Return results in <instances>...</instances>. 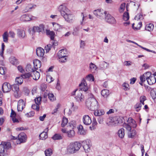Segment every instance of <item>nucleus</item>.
Instances as JSON below:
<instances>
[{
  "label": "nucleus",
  "instance_id": "f257e3e1",
  "mask_svg": "<svg viewBox=\"0 0 156 156\" xmlns=\"http://www.w3.org/2000/svg\"><path fill=\"white\" fill-rule=\"evenodd\" d=\"M58 10L60 12L62 16L67 22H70L73 20V15L69 13V10L65 6L63 5H60L58 8Z\"/></svg>",
  "mask_w": 156,
  "mask_h": 156
},
{
  "label": "nucleus",
  "instance_id": "f03ea898",
  "mask_svg": "<svg viewBox=\"0 0 156 156\" xmlns=\"http://www.w3.org/2000/svg\"><path fill=\"white\" fill-rule=\"evenodd\" d=\"M86 105L89 109L95 111L98 108V104L96 100L93 97L88 98L86 102Z\"/></svg>",
  "mask_w": 156,
  "mask_h": 156
},
{
  "label": "nucleus",
  "instance_id": "7ed1b4c3",
  "mask_svg": "<svg viewBox=\"0 0 156 156\" xmlns=\"http://www.w3.org/2000/svg\"><path fill=\"white\" fill-rule=\"evenodd\" d=\"M81 146V144L77 142L71 143L68 146L67 152L71 154L74 153L78 151Z\"/></svg>",
  "mask_w": 156,
  "mask_h": 156
},
{
  "label": "nucleus",
  "instance_id": "20e7f679",
  "mask_svg": "<svg viewBox=\"0 0 156 156\" xmlns=\"http://www.w3.org/2000/svg\"><path fill=\"white\" fill-rule=\"evenodd\" d=\"M11 147L10 142H2L0 144V156H5V151H6Z\"/></svg>",
  "mask_w": 156,
  "mask_h": 156
},
{
  "label": "nucleus",
  "instance_id": "39448f33",
  "mask_svg": "<svg viewBox=\"0 0 156 156\" xmlns=\"http://www.w3.org/2000/svg\"><path fill=\"white\" fill-rule=\"evenodd\" d=\"M127 122H128L127 124L124 123L123 126L129 131L131 130L132 127L133 128H135L136 127V122L131 117L129 118Z\"/></svg>",
  "mask_w": 156,
  "mask_h": 156
},
{
  "label": "nucleus",
  "instance_id": "423d86ee",
  "mask_svg": "<svg viewBox=\"0 0 156 156\" xmlns=\"http://www.w3.org/2000/svg\"><path fill=\"white\" fill-rule=\"evenodd\" d=\"M93 13L98 18L101 19L106 16L107 12L104 11L102 9H100L94 10Z\"/></svg>",
  "mask_w": 156,
  "mask_h": 156
},
{
  "label": "nucleus",
  "instance_id": "0eeeda50",
  "mask_svg": "<svg viewBox=\"0 0 156 156\" xmlns=\"http://www.w3.org/2000/svg\"><path fill=\"white\" fill-rule=\"evenodd\" d=\"M90 143V140L88 139L84 140L82 142L81 145L83 148L85 152L86 153L89 152L90 151V148L91 146Z\"/></svg>",
  "mask_w": 156,
  "mask_h": 156
},
{
  "label": "nucleus",
  "instance_id": "6e6552de",
  "mask_svg": "<svg viewBox=\"0 0 156 156\" xmlns=\"http://www.w3.org/2000/svg\"><path fill=\"white\" fill-rule=\"evenodd\" d=\"M11 89L14 92V95L16 98L19 97L18 92L19 90V85L17 84H14L11 86Z\"/></svg>",
  "mask_w": 156,
  "mask_h": 156
},
{
  "label": "nucleus",
  "instance_id": "1a4fd4ad",
  "mask_svg": "<svg viewBox=\"0 0 156 156\" xmlns=\"http://www.w3.org/2000/svg\"><path fill=\"white\" fill-rule=\"evenodd\" d=\"M105 20L109 23L115 24L116 21L115 18L109 14H108L105 17Z\"/></svg>",
  "mask_w": 156,
  "mask_h": 156
},
{
  "label": "nucleus",
  "instance_id": "9d476101",
  "mask_svg": "<svg viewBox=\"0 0 156 156\" xmlns=\"http://www.w3.org/2000/svg\"><path fill=\"white\" fill-rule=\"evenodd\" d=\"M74 98L76 101L79 103L83 102L84 100V96L80 92L76 93V95Z\"/></svg>",
  "mask_w": 156,
  "mask_h": 156
},
{
  "label": "nucleus",
  "instance_id": "9b49d317",
  "mask_svg": "<svg viewBox=\"0 0 156 156\" xmlns=\"http://www.w3.org/2000/svg\"><path fill=\"white\" fill-rule=\"evenodd\" d=\"M11 89V85L7 83H4L2 85V90L4 93L9 92Z\"/></svg>",
  "mask_w": 156,
  "mask_h": 156
},
{
  "label": "nucleus",
  "instance_id": "f8f14e48",
  "mask_svg": "<svg viewBox=\"0 0 156 156\" xmlns=\"http://www.w3.org/2000/svg\"><path fill=\"white\" fill-rule=\"evenodd\" d=\"M26 106V103L23 100L20 99L19 101L18 102L17 110L18 111H22L23 108H25Z\"/></svg>",
  "mask_w": 156,
  "mask_h": 156
},
{
  "label": "nucleus",
  "instance_id": "ddd939ff",
  "mask_svg": "<svg viewBox=\"0 0 156 156\" xmlns=\"http://www.w3.org/2000/svg\"><path fill=\"white\" fill-rule=\"evenodd\" d=\"M83 121L86 125H89L92 122L91 118L88 115H85L83 116Z\"/></svg>",
  "mask_w": 156,
  "mask_h": 156
},
{
  "label": "nucleus",
  "instance_id": "4468645a",
  "mask_svg": "<svg viewBox=\"0 0 156 156\" xmlns=\"http://www.w3.org/2000/svg\"><path fill=\"white\" fill-rule=\"evenodd\" d=\"M18 138L20 142V144L25 142L26 140V135L23 132H22L19 134L18 136Z\"/></svg>",
  "mask_w": 156,
  "mask_h": 156
},
{
  "label": "nucleus",
  "instance_id": "2eb2a0df",
  "mask_svg": "<svg viewBox=\"0 0 156 156\" xmlns=\"http://www.w3.org/2000/svg\"><path fill=\"white\" fill-rule=\"evenodd\" d=\"M36 6V5L33 4H28L27 5L23 11L24 12L30 11L32 9H34Z\"/></svg>",
  "mask_w": 156,
  "mask_h": 156
},
{
  "label": "nucleus",
  "instance_id": "dca6fc26",
  "mask_svg": "<svg viewBox=\"0 0 156 156\" xmlns=\"http://www.w3.org/2000/svg\"><path fill=\"white\" fill-rule=\"evenodd\" d=\"M44 53V50L42 48H38L36 49V54L37 55L42 58V59H45L44 57H43V56Z\"/></svg>",
  "mask_w": 156,
  "mask_h": 156
},
{
  "label": "nucleus",
  "instance_id": "f3484780",
  "mask_svg": "<svg viewBox=\"0 0 156 156\" xmlns=\"http://www.w3.org/2000/svg\"><path fill=\"white\" fill-rule=\"evenodd\" d=\"M44 29V25L41 24L38 26H34L33 28L32 31L34 32H40L43 30Z\"/></svg>",
  "mask_w": 156,
  "mask_h": 156
},
{
  "label": "nucleus",
  "instance_id": "a211bd4d",
  "mask_svg": "<svg viewBox=\"0 0 156 156\" xmlns=\"http://www.w3.org/2000/svg\"><path fill=\"white\" fill-rule=\"evenodd\" d=\"M68 52L66 49H62L60 50L58 53V55L59 57H67Z\"/></svg>",
  "mask_w": 156,
  "mask_h": 156
},
{
  "label": "nucleus",
  "instance_id": "6ab92c4d",
  "mask_svg": "<svg viewBox=\"0 0 156 156\" xmlns=\"http://www.w3.org/2000/svg\"><path fill=\"white\" fill-rule=\"evenodd\" d=\"M17 34L19 37L21 38H23L26 36L24 30L21 29L17 30Z\"/></svg>",
  "mask_w": 156,
  "mask_h": 156
},
{
  "label": "nucleus",
  "instance_id": "aec40b11",
  "mask_svg": "<svg viewBox=\"0 0 156 156\" xmlns=\"http://www.w3.org/2000/svg\"><path fill=\"white\" fill-rule=\"evenodd\" d=\"M32 72L33 73V74H31V76L33 77V79L35 80H38L40 77V73L35 69Z\"/></svg>",
  "mask_w": 156,
  "mask_h": 156
},
{
  "label": "nucleus",
  "instance_id": "412c9836",
  "mask_svg": "<svg viewBox=\"0 0 156 156\" xmlns=\"http://www.w3.org/2000/svg\"><path fill=\"white\" fill-rule=\"evenodd\" d=\"M34 69L37 70L41 67V62L38 59H35L33 61Z\"/></svg>",
  "mask_w": 156,
  "mask_h": 156
},
{
  "label": "nucleus",
  "instance_id": "4be33fe9",
  "mask_svg": "<svg viewBox=\"0 0 156 156\" xmlns=\"http://www.w3.org/2000/svg\"><path fill=\"white\" fill-rule=\"evenodd\" d=\"M87 84L86 83V81L84 80L83 83H81L80 84H79V86L81 87L80 89L82 90H83L84 91H87L88 88L87 87Z\"/></svg>",
  "mask_w": 156,
  "mask_h": 156
},
{
  "label": "nucleus",
  "instance_id": "5701e85b",
  "mask_svg": "<svg viewBox=\"0 0 156 156\" xmlns=\"http://www.w3.org/2000/svg\"><path fill=\"white\" fill-rule=\"evenodd\" d=\"M109 64L105 61L101 62L99 65V68L100 69L103 70L106 69L108 66Z\"/></svg>",
  "mask_w": 156,
  "mask_h": 156
},
{
  "label": "nucleus",
  "instance_id": "b1692460",
  "mask_svg": "<svg viewBox=\"0 0 156 156\" xmlns=\"http://www.w3.org/2000/svg\"><path fill=\"white\" fill-rule=\"evenodd\" d=\"M63 138V135L61 134L56 133L51 138L54 140H61Z\"/></svg>",
  "mask_w": 156,
  "mask_h": 156
},
{
  "label": "nucleus",
  "instance_id": "393cba45",
  "mask_svg": "<svg viewBox=\"0 0 156 156\" xmlns=\"http://www.w3.org/2000/svg\"><path fill=\"white\" fill-rule=\"evenodd\" d=\"M105 113V112L103 110H95L94 112V114L96 116H101L103 115Z\"/></svg>",
  "mask_w": 156,
  "mask_h": 156
},
{
  "label": "nucleus",
  "instance_id": "a878e982",
  "mask_svg": "<svg viewBox=\"0 0 156 156\" xmlns=\"http://www.w3.org/2000/svg\"><path fill=\"white\" fill-rule=\"evenodd\" d=\"M101 94L104 98H107L110 94L109 90L107 89H103L101 90Z\"/></svg>",
  "mask_w": 156,
  "mask_h": 156
},
{
  "label": "nucleus",
  "instance_id": "bb28decb",
  "mask_svg": "<svg viewBox=\"0 0 156 156\" xmlns=\"http://www.w3.org/2000/svg\"><path fill=\"white\" fill-rule=\"evenodd\" d=\"M147 81L149 85H151L156 83V79L154 76H151Z\"/></svg>",
  "mask_w": 156,
  "mask_h": 156
},
{
  "label": "nucleus",
  "instance_id": "cd10ccee",
  "mask_svg": "<svg viewBox=\"0 0 156 156\" xmlns=\"http://www.w3.org/2000/svg\"><path fill=\"white\" fill-rule=\"evenodd\" d=\"M46 32L47 34L50 36L51 40L54 39L55 33L54 31H51L49 30H46Z\"/></svg>",
  "mask_w": 156,
  "mask_h": 156
},
{
  "label": "nucleus",
  "instance_id": "c85d7f7f",
  "mask_svg": "<svg viewBox=\"0 0 156 156\" xmlns=\"http://www.w3.org/2000/svg\"><path fill=\"white\" fill-rule=\"evenodd\" d=\"M67 136L69 138H72L75 136V132L73 129L70 130L67 132Z\"/></svg>",
  "mask_w": 156,
  "mask_h": 156
},
{
  "label": "nucleus",
  "instance_id": "c756f323",
  "mask_svg": "<svg viewBox=\"0 0 156 156\" xmlns=\"http://www.w3.org/2000/svg\"><path fill=\"white\" fill-rule=\"evenodd\" d=\"M21 19L23 21H29L31 20V18H30L28 14H24L21 16Z\"/></svg>",
  "mask_w": 156,
  "mask_h": 156
},
{
  "label": "nucleus",
  "instance_id": "7c9ffc66",
  "mask_svg": "<svg viewBox=\"0 0 156 156\" xmlns=\"http://www.w3.org/2000/svg\"><path fill=\"white\" fill-rule=\"evenodd\" d=\"M154 28V26L152 23H149L147 24L146 26L145 29L146 30L149 31L153 30Z\"/></svg>",
  "mask_w": 156,
  "mask_h": 156
},
{
  "label": "nucleus",
  "instance_id": "2f4dec72",
  "mask_svg": "<svg viewBox=\"0 0 156 156\" xmlns=\"http://www.w3.org/2000/svg\"><path fill=\"white\" fill-rule=\"evenodd\" d=\"M39 136L40 139L44 140L48 137L47 133V132H43L40 134Z\"/></svg>",
  "mask_w": 156,
  "mask_h": 156
},
{
  "label": "nucleus",
  "instance_id": "473e14b6",
  "mask_svg": "<svg viewBox=\"0 0 156 156\" xmlns=\"http://www.w3.org/2000/svg\"><path fill=\"white\" fill-rule=\"evenodd\" d=\"M10 62L13 65H17L18 64V61L15 57H11L9 59Z\"/></svg>",
  "mask_w": 156,
  "mask_h": 156
},
{
  "label": "nucleus",
  "instance_id": "72a5a7b5",
  "mask_svg": "<svg viewBox=\"0 0 156 156\" xmlns=\"http://www.w3.org/2000/svg\"><path fill=\"white\" fill-rule=\"evenodd\" d=\"M118 135L121 138H122L124 136V129L122 128L118 131Z\"/></svg>",
  "mask_w": 156,
  "mask_h": 156
},
{
  "label": "nucleus",
  "instance_id": "f704fd0d",
  "mask_svg": "<svg viewBox=\"0 0 156 156\" xmlns=\"http://www.w3.org/2000/svg\"><path fill=\"white\" fill-rule=\"evenodd\" d=\"M97 67V66L93 63L91 62L90 64V68L91 71L92 73L95 72Z\"/></svg>",
  "mask_w": 156,
  "mask_h": 156
},
{
  "label": "nucleus",
  "instance_id": "c9c22d12",
  "mask_svg": "<svg viewBox=\"0 0 156 156\" xmlns=\"http://www.w3.org/2000/svg\"><path fill=\"white\" fill-rule=\"evenodd\" d=\"M3 41L4 42L7 43L8 41V34L7 31L5 32L2 35Z\"/></svg>",
  "mask_w": 156,
  "mask_h": 156
},
{
  "label": "nucleus",
  "instance_id": "e433bc0d",
  "mask_svg": "<svg viewBox=\"0 0 156 156\" xmlns=\"http://www.w3.org/2000/svg\"><path fill=\"white\" fill-rule=\"evenodd\" d=\"M23 78L21 76L17 77L16 79L15 83L19 85L21 84L23 81Z\"/></svg>",
  "mask_w": 156,
  "mask_h": 156
},
{
  "label": "nucleus",
  "instance_id": "4c0bfd02",
  "mask_svg": "<svg viewBox=\"0 0 156 156\" xmlns=\"http://www.w3.org/2000/svg\"><path fill=\"white\" fill-rule=\"evenodd\" d=\"M136 134V131L135 130H133L132 131H129L128 133V137L129 138H133Z\"/></svg>",
  "mask_w": 156,
  "mask_h": 156
},
{
  "label": "nucleus",
  "instance_id": "58836bf2",
  "mask_svg": "<svg viewBox=\"0 0 156 156\" xmlns=\"http://www.w3.org/2000/svg\"><path fill=\"white\" fill-rule=\"evenodd\" d=\"M34 70V69L32 68V66L30 64H28L26 66V70L27 72H32Z\"/></svg>",
  "mask_w": 156,
  "mask_h": 156
},
{
  "label": "nucleus",
  "instance_id": "ea45409f",
  "mask_svg": "<svg viewBox=\"0 0 156 156\" xmlns=\"http://www.w3.org/2000/svg\"><path fill=\"white\" fill-rule=\"evenodd\" d=\"M68 122V119L65 117H63L61 124L62 126L63 127H64Z\"/></svg>",
  "mask_w": 156,
  "mask_h": 156
},
{
  "label": "nucleus",
  "instance_id": "a19ab883",
  "mask_svg": "<svg viewBox=\"0 0 156 156\" xmlns=\"http://www.w3.org/2000/svg\"><path fill=\"white\" fill-rule=\"evenodd\" d=\"M44 153L46 156H50L52 154V150L51 148L46 150Z\"/></svg>",
  "mask_w": 156,
  "mask_h": 156
},
{
  "label": "nucleus",
  "instance_id": "79ce46f5",
  "mask_svg": "<svg viewBox=\"0 0 156 156\" xmlns=\"http://www.w3.org/2000/svg\"><path fill=\"white\" fill-rule=\"evenodd\" d=\"M151 72H147L143 75V76H144V78L147 80L151 76Z\"/></svg>",
  "mask_w": 156,
  "mask_h": 156
},
{
  "label": "nucleus",
  "instance_id": "37998d69",
  "mask_svg": "<svg viewBox=\"0 0 156 156\" xmlns=\"http://www.w3.org/2000/svg\"><path fill=\"white\" fill-rule=\"evenodd\" d=\"M129 19V14L128 12H125L123 16V19L125 21H127Z\"/></svg>",
  "mask_w": 156,
  "mask_h": 156
},
{
  "label": "nucleus",
  "instance_id": "c03bdc74",
  "mask_svg": "<svg viewBox=\"0 0 156 156\" xmlns=\"http://www.w3.org/2000/svg\"><path fill=\"white\" fill-rule=\"evenodd\" d=\"M141 106L142 105L141 103H137L134 106V108L136 109V111L137 112H139Z\"/></svg>",
  "mask_w": 156,
  "mask_h": 156
},
{
  "label": "nucleus",
  "instance_id": "a18cd8bd",
  "mask_svg": "<svg viewBox=\"0 0 156 156\" xmlns=\"http://www.w3.org/2000/svg\"><path fill=\"white\" fill-rule=\"evenodd\" d=\"M83 128V127L82 125L80 126L79 129H78V133L80 134L84 135L86 133L85 131Z\"/></svg>",
  "mask_w": 156,
  "mask_h": 156
},
{
  "label": "nucleus",
  "instance_id": "49530a36",
  "mask_svg": "<svg viewBox=\"0 0 156 156\" xmlns=\"http://www.w3.org/2000/svg\"><path fill=\"white\" fill-rule=\"evenodd\" d=\"M32 74H30V72L26 73L24 74H22L21 75V76L23 78H27L30 77V76H31Z\"/></svg>",
  "mask_w": 156,
  "mask_h": 156
},
{
  "label": "nucleus",
  "instance_id": "de8ad7c7",
  "mask_svg": "<svg viewBox=\"0 0 156 156\" xmlns=\"http://www.w3.org/2000/svg\"><path fill=\"white\" fill-rule=\"evenodd\" d=\"M124 119L122 117H119L118 118L115 122V123L121 124L123 122Z\"/></svg>",
  "mask_w": 156,
  "mask_h": 156
},
{
  "label": "nucleus",
  "instance_id": "09e8293b",
  "mask_svg": "<svg viewBox=\"0 0 156 156\" xmlns=\"http://www.w3.org/2000/svg\"><path fill=\"white\" fill-rule=\"evenodd\" d=\"M76 122L74 120L72 121L69 123V126L73 129L76 127Z\"/></svg>",
  "mask_w": 156,
  "mask_h": 156
},
{
  "label": "nucleus",
  "instance_id": "8fccbe9b",
  "mask_svg": "<svg viewBox=\"0 0 156 156\" xmlns=\"http://www.w3.org/2000/svg\"><path fill=\"white\" fill-rule=\"evenodd\" d=\"M79 30V27L78 26L75 27L74 29V32L73 33V35L75 36L78 35V32Z\"/></svg>",
  "mask_w": 156,
  "mask_h": 156
},
{
  "label": "nucleus",
  "instance_id": "3c124183",
  "mask_svg": "<svg viewBox=\"0 0 156 156\" xmlns=\"http://www.w3.org/2000/svg\"><path fill=\"white\" fill-rule=\"evenodd\" d=\"M48 97L49 99L51 101H53L55 100V98L52 93H49L48 94Z\"/></svg>",
  "mask_w": 156,
  "mask_h": 156
},
{
  "label": "nucleus",
  "instance_id": "603ef678",
  "mask_svg": "<svg viewBox=\"0 0 156 156\" xmlns=\"http://www.w3.org/2000/svg\"><path fill=\"white\" fill-rule=\"evenodd\" d=\"M41 97H38L34 99L35 103L37 105H40L41 104Z\"/></svg>",
  "mask_w": 156,
  "mask_h": 156
},
{
  "label": "nucleus",
  "instance_id": "864d4df0",
  "mask_svg": "<svg viewBox=\"0 0 156 156\" xmlns=\"http://www.w3.org/2000/svg\"><path fill=\"white\" fill-rule=\"evenodd\" d=\"M53 26L54 27V30L55 31H58V30L60 29V25L57 23H53Z\"/></svg>",
  "mask_w": 156,
  "mask_h": 156
},
{
  "label": "nucleus",
  "instance_id": "5fc2aeb1",
  "mask_svg": "<svg viewBox=\"0 0 156 156\" xmlns=\"http://www.w3.org/2000/svg\"><path fill=\"white\" fill-rule=\"evenodd\" d=\"M134 19L137 20L143 19V15L141 13H138L135 16Z\"/></svg>",
  "mask_w": 156,
  "mask_h": 156
},
{
  "label": "nucleus",
  "instance_id": "6e6d98bb",
  "mask_svg": "<svg viewBox=\"0 0 156 156\" xmlns=\"http://www.w3.org/2000/svg\"><path fill=\"white\" fill-rule=\"evenodd\" d=\"M40 105H37L36 103L33 105L32 106V108L36 110L37 111H38L40 108Z\"/></svg>",
  "mask_w": 156,
  "mask_h": 156
},
{
  "label": "nucleus",
  "instance_id": "4d7b16f0",
  "mask_svg": "<svg viewBox=\"0 0 156 156\" xmlns=\"http://www.w3.org/2000/svg\"><path fill=\"white\" fill-rule=\"evenodd\" d=\"M5 45L3 43L2 44V49L0 51V55L2 57L3 56L4 51L5 50Z\"/></svg>",
  "mask_w": 156,
  "mask_h": 156
},
{
  "label": "nucleus",
  "instance_id": "13d9d810",
  "mask_svg": "<svg viewBox=\"0 0 156 156\" xmlns=\"http://www.w3.org/2000/svg\"><path fill=\"white\" fill-rule=\"evenodd\" d=\"M86 80H88L91 81H93L94 80V76L92 74L89 75L86 78Z\"/></svg>",
  "mask_w": 156,
  "mask_h": 156
},
{
  "label": "nucleus",
  "instance_id": "bf43d9fd",
  "mask_svg": "<svg viewBox=\"0 0 156 156\" xmlns=\"http://www.w3.org/2000/svg\"><path fill=\"white\" fill-rule=\"evenodd\" d=\"M58 58L59 61L61 62H65L67 60L66 57H59Z\"/></svg>",
  "mask_w": 156,
  "mask_h": 156
},
{
  "label": "nucleus",
  "instance_id": "052dcab7",
  "mask_svg": "<svg viewBox=\"0 0 156 156\" xmlns=\"http://www.w3.org/2000/svg\"><path fill=\"white\" fill-rule=\"evenodd\" d=\"M146 100V98L145 96H141L140 98V103H142L143 105H144V101Z\"/></svg>",
  "mask_w": 156,
  "mask_h": 156
},
{
  "label": "nucleus",
  "instance_id": "680f3d73",
  "mask_svg": "<svg viewBox=\"0 0 156 156\" xmlns=\"http://www.w3.org/2000/svg\"><path fill=\"white\" fill-rule=\"evenodd\" d=\"M52 44H49L45 47V49L47 52H48L50 50Z\"/></svg>",
  "mask_w": 156,
  "mask_h": 156
},
{
  "label": "nucleus",
  "instance_id": "e2e57ef3",
  "mask_svg": "<svg viewBox=\"0 0 156 156\" xmlns=\"http://www.w3.org/2000/svg\"><path fill=\"white\" fill-rule=\"evenodd\" d=\"M54 79L50 76H48L47 77L46 81L48 83H50L54 81Z\"/></svg>",
  "mask_w": 156,
  "mask_h": 156
},
{
  "label": "nucleus",
  "instance_id": "0e129e2a",
  "mask_svg": "<svg viewBox=\"0 0 156 156\" xmlns=\"http://www.w3.org/2000/svg\"><path fill=\"white\" fill-rule=\"evenodd\" d=\"M47 87L46 85L44 83L41 84L40 86L41 89L43 91H45Z\"/></svg>",
  "mask_w": 156,
  "mask_h": 156
},
{
  "label": "nucleus",
  "instance_id": "69168bd1",
  "mask_svg": "<svg viewBox=\"0 0 156 156\" xmlns=\"http://www.w3.org/2000/svg\"><path fill=\"white\" fill-rule=\"evenodd\" d=\"M97 123L96 119L94 118L93 119L92 123V127L93 129L95 128V126L97 125Z\"/></svg>",
  "mask_w": 156,
  "mask_h": 156
},
{
  "label": "nucleus",
  "instance_id": "338daca9",
  "mask_svg": "<svg viewBox=\"0 0 156 156\" xmlns=\"http://www.w3.org/2000/svg\"><path fill=\"white\" fill-rule=\"evenodd\" d=\"M123 87L124 88V89L125 90H129L128 87L129 86V84L128 83H124L122 85Z\"/></svg>",
  "mask_w": 156,
  "mask_h": 156
},
{
  "label": "nucleus",
  "instance_id": "774afa93",
  "mask_svg": "<svg viewBox=\"0 0 156 156\" xmlns=\"http://www.w3.org/2000/svg\"><path fill=\"white\" fill-rule=\"evenodd\" d=\"M151 95L153 99H154L156 98V92L154 91L153 92L151 91Z\"/></svg>",
  "mask_w": 156,
  "mask_h": 156
}]
</instances>
